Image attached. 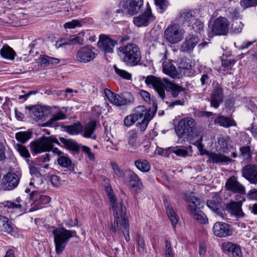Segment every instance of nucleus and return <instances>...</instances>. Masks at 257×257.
I'll return each instance as SVG.
<instances>
[{
    "mask_svg": "<svg viewBox=\"0 0 257 257\" xmlns=\"http://www.w3.org/2000/svg\"><path fill=\"white\" fill-rule=\"evenodd\" d=\"M105 191L111 203L114 217L113 223L109 227L110 231L114 233L115 235H119L122 233L125 240L128 242L130 240V236L129 223L126 216V208L122 201L116 202L110 186H106Z\"/></svg>",
    "mask_w": 257,
    "mask_h": 257,
    "instance_id": "obj_1",
    "label": "nucleus"
},
{
    "mask_svg": "<svg viewBox=\"0 0 257 257\" xmlns=\"http://www.w3.org/2000/svg\"><path fill=\"white\" fill-rule=\"evenodd\" d=\"M157 110V104L153 102L152 108L148 110L146 107L140 105L136 108L134 113L127 115L124 119V124L126 126H130L136 121L142 119L141 122L137 123L138 126L142 132L146 130L149 121L153 118Z\"/></svg>",
    "mask_w": 257,
    "mask_h": 257,
    "instance_id": "obj_2",
    "label": "nucleus"
},
{
    "mask_svg": "<svg viewBox=\"0 0 257 257\" xmlns=\"http://www.w3.org/2000/svg\"><path fill=\"white\" fill-rule=\"evenodd\" d=\"M48 231L52 232L54 235L55 250L57 254H60L63 252L70 238L77 237L76 232L75 230H67L63 227H56L54 226H49Z\"/></svg>",
    "mask_w": 257,
    "mask_h": 257,
    "instance_id": "obj_3",
    "label": "nucleus"
},
{
    "mask_svg": "<svg viewBox=\"0 0 257 257\" xmlns=\"http://www.w3.org/2000/svg\"><path fill=\"white\" fill-rule=\"evenodd\" d=\"M117 53L121 61L130 66L139 64L142 58L139 46L134 43L119 47L117 49Z\"/></svg>",
    "mask_w": 257,
    "mask_h": 257,
    "instance_id": "obj_4",
    "label": "nucleus"
},
{
    "mask_svg": "<svg viewBox=\"0 0 257 257\" xmlns=\"http://www.w3.org/2000/svg\"><path fill=\"white\" fill-rule=\"evenodd\" d=\"M175 130L179 138H187L198 135L196 122L194 118L190 117L181 119L175 126Z\"/></svg>",
    "mask_w": 257,
    "mask_h": 257,
    "instance_id": "obj_5",
    "label": "nucleus"
},
{
    "mask_svg": "<svg viewBox=\"0 0 257 257\" xmlns=\"http://www.w3.org/2000/svg\"><path fill=\"white\" fill-rule=\"evenodd\" d=\"M53 143L61 146L60 143L55 136H43L30 143L31 152L33 155L42 152H50V150L51 149V144Z\"/></svg>",
    "mask_w": 257,
    "mask_h": 257,
    "instance_id": "obj_6",
    "label": "nucleus"
},
{
    "mask_svg": "<svg viewBox=\"0 0 257 257\" xmlns=\"http://www.w3.org/2000/svg\"><path fill=\"white\" fill-rule=\"evenodd\" d=\"M191 203L188 205V210L194 219L201 224H205L208 222L206 215L200 209V200L194 196H190L188 199Z\"/></svg>",
    "mask_w": 257,
    "mask_h": 257,
    "instance_id": "obj_7",
    "label": "nucleus"
},
{
    "mask_svg": "<svg viewBox=\"0 0 257 257\" xmlns=\"http://www.w3.org/2000/svg\"><path fill=\"white\" fill-rule=\"evenodd\" d=\"M183 32L177 24L170 25L165 30L164 37L170 43L176 44L183 39Z\"/></svg>",
    "mask_w": 257,
    "mask_h": 257,
    "instance_id": "obj_8",
    "label": "nucleus"
},
{
    "mask_svg": "<svg viewBox=\"0 0 257 257\" xmlns=\"http://www.w3.org/2000/svg\"><path fill=\"white\" fill-rule=\"evenodd\" d=\"M97 54L95 49L87 45L80 48L76 54V59L79 62L88 63L95 58Z\"/></svg>",
    "mask_w": 257,
    "mask_h": 257,
    "instance_id": "obj_9",
    "label": "nucleus"
},
{
    "mask_svg": "<svg viewBox=\"0 0 257 257\" xmlns=\"http://www.w3.org/2000/svg\"><path fill=\"white\" fill-rule=\"evenodd\" d=\"M20 177L15 173H8L5 175L1 181V187L4 190H12L17 187Z\"/></svg>",
    "mask_w": 257,
    "mask_h": 257,
    "instance_id": "obj_10",
    "label": "nucleus"
},
{
    "mask_svg": "<svg viewBox=\"0 0 257 257\" xmlns=\"http://www.w3.org/2000/svg\"><path fill=\"white\" fill-rule=\"evenodd\" d=\"M155 19V17L152 14L151 8L148 4L146 11L142 15L134 17L133 22L137 27H146L153 22Z\"/></svg>",
    "mask_w": 257,
    "mask_h": 257,
    "instance_id": "obj_11",
    "label": "nucleus"
},
{
    "mask_svg": "<svg viewBox=\"0 0 257 257\" xmlns=\"http://www.w3.org/2000/svg\"><path fill=\"white\" fill-rule=\"evenodd\" d=\"M229 22L225 18L217 19L213 25L211 32L213 35H226L228 32Z\"/></svg>",
    "mask_w": 257,
    "mask_h": 257,
    "instance_id": "obj_12",
    "label": "nucleus"
},
{
    "mask_svg": "<svg viewBox=\"0 0 257 257\" xmlns=\"http://www.w3.org/2000/svg\"><path fill=\"white\" fill-rule=\"evenodd\" d=\"M145 83L148 85H151L161 98L164 99L165 97V85L160 78L154 75L148 76L145 80Z\"/></svg>",
    "mask_w": 257,
    "mask_h": 257,
    "instance_id": "obj_13",
    "label": "nucleus"
},
{
    "mask_svg": "<svg viewBox=\"0 0 257 257\" xmlns=\"http://www.w3.org/2000/svg\"><path fill=\"white\" fill-rule=\"evenodd\" d=\"M143 5V0H123L122 7L125 13L133 16L137 14Z\"/></svg>",
    "mask_w": 257,
    "mask_h": 257,
    "instance_id": "obj_14",
    "label": "nucleus"
},
{
    "mask_svg": "<svg viewBox=\"0 0 257 257\" xmlns=\"http://www.w3.org/2000/svg\"><path fill=\"white\" fill-rule=\"evenodd\" d=\"M214 234L219 237H225L231 235L233 229L231 226L226 223L216 222L213 227Z\"/></svg>",
    "mask_w": 257,
    "mask_h": 257,
    "instance_id": "obj_15",
    "label": "nucleus"
},
{
    "mask_svg": "<svg viewBox=\"0 0 257 257\" xmlns=\"http://www.w3.org/2000/svg\"><path fill=\"white\" fill-rule=\"evenodd\" d=\"M242 176L250 183L257 184V166L249 164L244 166L241 170Z\"/></svg>",
    "mask_w": 257,
    "mask_h": 257,
    "instance_id": "obj_16",
    "label": "nucleus"
},
{
    "mask_svg": "<svg viewBox=\"0 0 257 257\" xmlns=\"http://www.w3.org/2000/svg\"><path fill=\"white\" fill-rule=\"evenodd\" d=\"M118 44V41L111 39L108 36L104 35H100L98 46L99 48L105 53H112L113 52V47Z\"/></svg>",
    "mask_w": 257,
    "mask_h": 257,
    "instance_id": "obj_17",
    "label": "nucleus"
},
{
    "mask_svg": "<svg viewBox=\"0 0 257 257\" xmlns=\"http://www.w3.org/2000/svg\"><path fill=\"white\" fill-rule=\"evenodd\" d=\"M194 14L195 12L192 10H181L177 17L178 22L184 26H191V24L195 20Z\"/></svg>",
    "mask_w": 257,
    "mask_h": 257,
    "instance_id": "obj_18",
    "label": "nucleus"
},
{
    "mask_svg": "<svg viewBox=\"0 0 257 257\" xmlns=\"http://www.w3.org/2000/svg\"><path fill=\"white\" fill-rule=\"evenodd\" d=\"M199 38L194 35H189L185 38L181 47L180 51L190 53L199 42Z\"/></svg>",
    "mask_w": 257,
    "mask_h": 257,
    "instance_id": "obj_19",
    "label": "nucleus"
},
{
    "mask_svg": "<svg viewBox=\"0 0 257 257\" xmlns=\"http://www.w3.org/2000/svg\"><path fill=\"white\" fill-rule=\"evenodd\" d=\"M226 188L233 193L244 194L245 193L244 187L237 181L234 176L229 178L225 184Z\"/></svg>",
    "mask_w": 257,
    "mask_h": 257,
    "instance_id": "obj_20",
    "label": "nucleus"
},
{
    "mask_svg": "<svg viewBox=\"0 0 257 257\" xmlns=\"http://www.w3.org/2000/svg\"><path fill=\"white\" fill-rule=\"evenodd\" d=\"M30 199L34 201L36 209L43 208L44 205L50 201V198L46 195H41L39 192L33 191L30 194Z\"/></svg>",
    "mask_w": 257,
    "mask_h": 257,
    "instance_id": "obj_21",
    "label": "nucleus"
},
{
    "mask_svg": "<svg viewBox=\"0 0 257 257\" xmlns=\"http://www.w3.org/2000/svg\"><path fill=\"white\" fill-rule=\"evenodd\" d=\"M223 100V90L219 87H216L210 96V105L215 108H217Z\"/></svg>",
    "mask_w": 257,
    "mask_h": 257,
    "instance_id": "obj_22",
    "label": "nucleus"
},
{
    "mask_svg": "<svg viewBox=\"0 0 257 257\" xmlns=\"http://www.w3.org/2000/svg\"><path fill=\"white\" fill-rule=\"evenodd\" d=\"M125 180L130 182L132 188L140 189L143 186L142 182L139 176L133 171L128 169L125 170Z\"/></svg>",
    "mask_w": 257,
    "mask_h": 257,
    "instance_id": "obj_23",
    "label": "nucleus"
},
{
    "mask_svg": "<svg viewBox=\"0 0 257 257\" xmlns=\"http://www.w3.org/2000/svg\"><path fill=\"white\" fill-rule=\"evenodd\" d=\"M241 206L242 203L240 202L231 201L227 204L226 208L231 214L235 216L236 217L240 218L244 216V213L241 209Z\"/></svg>",
    "mask_w": 257,
    "mask_h": 257,
    "instance_id": "obj_24",
    "label": "nucleus"
},
{
    "mask_svg": "<svg viewBox=\"0 0 257 257\" xmlns=\"http://www.w3.org/2000/svg\"><path fill=\"white\" fill-rule=\"evenodd\" d=\"M206 154L208 156L209 161L214 164L227 163L232 161L229 157L222 154L208 152Z\"/></svg>",
    "mask_w": 257,
    "mask_h": 257,
    "instance_id": "obj_25",
    "label": "nucleus"
},
{
    "mask_svg": "<svg viewBox=\"0 0 257 257\" xmlns=\"http://www.w3.org/2000/svg\"><path fill=\"white\" fill-rule=\"evenodd\" d=\"M138 137V133L134 130L130 131L127 133V143L129 145L128 149L130 151H134L139 146Z\"/></svg>",
    "mask_w": 257,
    "mask_h": 257,
    "instance_id": "obj_26",
    "label": "nucleus"
},
{
    "mask_svg": "<svg viewBox=\"0 0 257 257\" xmlns=\"http://www.w3.org/2000/svg\"><path fill=\"white\" fill-rule=\"evenodd\" d=\"M25 108L29 109L30 115L34 119L41 120L45 117L43 109L40 106H26Z\"/></svg>",
    "mask_w": 257,
    "mask_h": 257,
    "instance_id": "obj_27",
    "label": "nucleus"
},
{
    "mask_svg": "<svg viewBox=\"0 0 257 257\" xmlns=\"http://www.w3.org/2000/svg\"><path fill=\"white\" fill-rule=\"evenodd\" d=\"M104 93L111 103L116 106L123 105L121 95L115 94L107 88L104 90Z\"/></svg>",
    "mask_w": 257,
    "mask_h": 257,
    "instance_id": "obj_28",
    "label": "nucleus"
},
{
    "mask_svg": "<svg viewBox=\"0 0 257 257\" xmlns=\"http://www.w3.org/2000/svg\"><path fill=\"white\" fill-rule=\"evenodd\" d=\"M164 205L166 210L167 215L173 226L175 227L178 222V217L167 200H164Z\"/></svg>",
    "mask_w": 257,
    "mask_h": 257,
    "instance_id": "obj_29",
    "label": "nucleus"
},
{
    "mask_svg": "<svg viewBox=\"0 0 257 257\" xmlns=\"http://www.w3.org/2000/svg\"><path fill=\"white\" fill-rule=\"evenodd\" d=\"M96 128V122L94 120L91 121L82 126V131L80 133L84 138H91L95 139V136H92V135L95 131Z\"/></svg>",
    "mask_w": 257,
    "mask_h": 257,
    "instance_id": "obj_30",
    "label": "nucleus"
},
{
    "mask_svg": "<svg viewBox=\"0 0 257 257\" xmlns=\"http://www.w3.org/2000/svg\"><path fill=\"white\" fill-rule=\"evenodd\" d=\"M59 140L66 149L73 151L76 153L79 152L80 147L76 141L70 139H66L63 137L59 138Z\"/></svg>",
    "mask_w": 257,
    "mask_h": 257,
    "instance_id": "obj_31",
    "label": "nucleus"
},
{
    "mask_svg": "<svg viewBox=\"0 0 257 257\" xmlns=\"http://www.w3.org/2000/svg\"><path fill=\"white\" fill-rule=\"evenodd\" d=\"M59 140L66 149L73 151L76 153L79 152L80 147L76 141L70 139H66L63 137L59 138Z\"/></svg>",
    "mask_w": 257,
    "mask_h": 257,
    "instance_id": "obj_32",
    "label": "nucleus"
},
{
    "mask_svg": "<svg viewBox=\"0 0 257 257\" xmlns=\"http://www.w3.org/2000/svg\"><path fill=\"white\" fill-rule=\"evenodd\" d=\"M214 123L216 124L224 127H229L236 125L235 121L233 119L223 115L218 116L214 120Z\"/></svg>",
    "mask_w": 257,
    "mask_h": 257,
    "instance_id": "obj_33",
    "label": "nucleus"
},
{
    "mask_svg": "<svg viewBox=\"0 0 257 257\" xmlns=\"http://www.w3.org/2000/svg\"><path fill=\"white\" fill-rule=\"evenodd\" d=\"M163 72L172 78L176 77L178 73L175 66L171 62L163 61L162 63Z\"/></svg>",
    "mask_w": 257,
    "mask_h": 257,
    "instance_id": "obj_34",
    "label": "nucleus"
},
{
    "mask_svg": "<svg viewBox=\"0 0 257 257\" xmlns=\"http://www.w3.org/2000/svg\"><path fill=\"white\" fill-rule=\"evenodd\" d=\"M2 57L5 59L13 60L16 55L14 50L7 45H5L0 50Z\"/></svg>",
    "mask_w": 257,
    "mask_h": 257,
    "instance_id": "obj_35",
    "label": "nucleus"
},
{
    "mask_svg": "<svg viewBox=\"0 0 257 257\" xmlns=\"http://www.w3.org/2000/svg\"><path fill=\"white\" fill-rule=\"evenodd\" d=\"M57 162L58 164L64 168H69L71 172L74 174L76 173L75 170V165L72 164L71 160L67 157L64 156H60L58 159Z\"/></svg>",
    "mask_w": 257,
    "mask_h": 257,
    "instance_id": "obj_36",
    "label": "nucleus"
},
{
    "mask_svg": "<svg viewBox=\"0 0 257 257\" xmlns=\"http://www.w3.org/2000/svg\"><path fill=\"white\" fill-rule=\"evenodd\" d=\"M170 91L174 98H183L185 97V89L177 84H172L170 87Z\"/></svg>",
    "mask_w": 257,
    "mask_h": 257,
    "instance_id": "obj_37",
    "label": "nucleus"
},
{
    "mask_svg": "<svg viewBox=\"0 0 257 257\" xmlns=\"http://www.w3.org/2000/svg\"><path fill=\"white\" fill-rule=\"evenodd\" d=\"M207 206L218 216L223 217V210L221 208V205L218 202L214 200H209L207 201Z\"/></svg>",
    "mask_w": 257,
    "mask_h": 257,
    "instance_id": "obj_38",
    "label": "nucleus"
},
{
    "mask_svg": "<svg viewBox=\"0 0 257 257\" xmlns=\"http://www.w3.org/2000/svg\"><path fill=\"white\" fill-rule=\"evenodd\" d=\"M240 154L239 157L243 160L250 162L252 159V152L249 146H242L239 148Z\"/></svg>",
    "mask_w": 257,
    "mask_h": 257,
    "instance_id": "obj_39",
    "label": "nucleus"
},
{
    "mask_svg": "<svg viewBox=\"0 0 257 257\" xmlns=\"http://www.w3.org/2000/svg\"><path fill=\"white\" fill-rule=\"evenodd\" d=\"M13 229L12 223L9 220V219L0 215V231L10 233Z\"/></svg>",
    "mask_w": 257,
    "mask_h": 257,
    "instance_id": "obj_40",
    "label": "nucleus"
},
{
    "mask_svg": "<svg viewBox=\"0 0 257 257\" xmlns=\"http://www.w3.org/2000/svg\"><path fill=\"white\" fill-rule=\"evenodd\" d=\"M229 142L230 138L229 137L221 136L218 138L217 147L220 152L225 153L228 149Z\"/></svg>",
    "mask_w": 257,
    "mask_h": 257,
    "instance_id": "obj_41",
    "label": "nucleus"
},
{
    "mask_svg": "<svg viewBox=\"0 0 257 257\" xmlns=\"http://www.w3.org/2000/svg\"><path fill=\"white\" fill-rule=\"evenodd\" d=\"M65 131L69 134L72 135H78L82 131V124L78 122H75L72 125H66L64 126Z\"/></svg>",
    "mask_w": 257,
    "mask_h": 257,
    "instance_id": "obj_42",
    "label": "nucleus"
},
{
    "mask_svg": "<svg viewBox=\"0 0 257 257\" xmlns=\"http://www.w3.org/2000/svg\"><path fill=\"white\" fill-rule=\"evenodd\" d=\"M136 168L142 172H149L151 169L150 163L146 160H138L135 162Z\"/></svg>",
    "mask_w": 257,
    "mask_h": 257,
    "instance_id": "obj_43",
    "label": "nucleus"
},
{
    "mask_svg": "<svg viewBox=\"0 0 257 257\" xmlns=\"http://www.w3.org/2000/svg\"><path fill=\"white\" fill-rule=\"evenodd\" d=\"M32 137V133L30 131L19 132L15 135L16 140L22 144L27 142Z\"/></svg>",
    "mask_w": 257,
    "mask_h": 257,
    "instance_id": "obj_44",
    "label": "nucleus"
},
{
    "mask_svg": "<svg viewBox=\"0 0 257 257\" xmlns=\"http://www.w3.org/2000/svg\"><path fill=\"white\" fill-rule=\"evenodd\" d=\"M66 118V114L62 111H59L54 115L46 122L43 124L44 126H50L52 124L59 120L64 119Z\"/></svg>",
    "mask_w": 257,
    "mask_h": 257,
    "instance_id": "obj_45",
    "label": "nucleus"
},
{
    "mask_svg": "<svg viewBox=\"0 0 257 257\" xmlns=\"http://www.w3.org/2000/svg\"><path fill=\"white\" fill-rule=\"evenodd\" d=\"M166 153H173L176 154L178 156L184 157H185L188 152L186 150L184 149H180L178 147H172L168 148L166 150Z\"/></svg>",
    "mask_w": 257,
    "mask_h": 257,
    "instance_id": "obj_46",
    "label": "nucleus"
},
{
    "mask_svg": "<svg viewBox=\"0 0 257 257\" xmlns=\"http://www.w3.org/2000/svg\"><path fill=\"white\" fill-rule=\"evenodd\" d=\"M113 68L116 74L121 78L126 79H132V74L124 70L120 69L116 65L113 66Z\"/></svg>",
    "mask_w": 257,
    "mask_h": 257,
    "instance_id": "obj_47",
    "label": "nucleus"
},
{
    "mask_svg": "<svg viewBox=\"0 0 257 257\" xmlns=\"http://www.w3.org/2000/svg\"><path fill=\"white\" fill-rule=\"evenodd\" d=\"M178 67L180 69L190 70L193 67L191 61L189 59H181L178 62Z\"/></svg>",
    "mask_w": 257,
    "mask_h": 257,
    "instance_id": "obj_48",
    "label": "nucleus"
},
{
    "mask_svg": "<svg viewBox=\"0 0 257 257\" xmlns=\"http://www.w3.org/2000/svg\"><path fill=\"white\" fill-rule=\"evenodd\" d=\"M111 165L115 174L118 177L125 180V171H123L115 163H111Z\"/></svg>",
    "mask_w": 257,
    "mask_h": 257,
    "instance_id": "obj_49",
    "label": "nucleus"
},
{
    "mask_svg": "<svg viewBox=\"0 0 257 257\" xmlns=\"http://www.w3.org/2000/svg\"><path fill=\"white\" fill-rule=\"evenodd\" d=\"M240 4L242 9L245 10L257 6V0H240Z\"/></svg>",
    "mask_w": 257,
    "mask_h": 257,
    "instance_id": "obj_50",
    "label": "nucleus"
},
{
    "mask_svg": "<svg viewBox=\"0 0 257 257\" xmlns=\"http://www.w3.org/2000/svg\"><path fill=\"white\" fill-rule=\"evenodd\" d=\"M22 201L21 198L20 197H18L15 200V202L18 203H16L12 201H7L4 203V207H8V208L12 209H20L22 207L21 204L20 203Z\"/></svg>",
    "mask_w": 257,
    "mask_h": 257,
    "instance_id": "obj_51",
    "label": "nucleus"
},
{
    "mask_svg": "<svg viewBox=\"0 0 257 257\" xmlns=\"http://www.w3.org/2000/svg\"><path fill=\"white\" fill-rule=\"evenodd\" d=\"M16 147L17 148V150L21 156L26 158H29L30 157V154L25 146L21 144H17L16 145Z\"/></svg>",
    "mask_w": 257,
    "mask_h": 257,
    "instance_id": "obj_52",
    "label": "nucleus"
},
{
    "mask_svg": "<svg viewBox=\"0 0 257 257\" xmlns=\"http://www.w3.org/2000/svg\"><path fill=\"white\" fill-rule=\"evenodd\" d=\"M235 61L234 59H223L221 61V66L224 68V70H231L232 67L234 65Z\"/></svg>",
    "mask_w": 257,
    "mask_h": 257,
    "instance_id": "obj_53",
    "label": "nucleus"
},
{
    "mask_svg": "<svg viewBox=\"0 0 257 257\" xmlns=\"http://www.w3.org/2000/svg\"><path fill=\"white\" fill-rule=\"evenodd\" d=\"M69 41L67 42V45H82L83 43L84 40L80 36H72L68 37Z\"/></svg>",
    "mask_w": 257,
    "mask_h": 257,
    "instance_id": "obj_54",
    "label": "nucleus"
},
{
    "mask_svg": "<svg viewBox=\"0 0 257 257\" xmlns=\"http://www.w3.org/2000/svg\"><path fill=\"white\" fill-rule=\"evenodd\" d=\"M69 41L67 42V45H82L83 43L84 40L80 36H72L68 37Z\"/></svg>",
    "mask_w": 257,
    "mask_h": 257,
    "instance_id": "obj_55",
    "label": "nucleus"
},
{
    "mask_svg": "<svg viewBox=\"0 0 257 257\" xmlns=\"http://www.w3.org/2000/svg\"><path fill=\"white\" fill-rule=\"evenodd\" d=\"M121 95L123 105L131 104L134 101L133 95L129 92H124L121 93Z\"/></svg>",
    "mask_w": 257,
    "mask_h": 257,
    "instance_id": "obj_56",
    "label": "nucleus"
},
{
    "mask_svg": "<svg viewBox=\"0 0 257 257\" xmlns=\"http://www.w3.org/2000/svg\"><path fill=\"white\" fill-rule=\"evenodd\" d=\"M165 257H174L170 241L166 240L165 243Z\"/></svg>",
    "mask_w": 257,
    "mask_h": 257,
    "instance_id": "obj_57",
    "label": "nucleus"
},
{
    "mask_svg": "<svg viewBox=\"0 0 257 257\" xmlns=\"http://www.w3.org/2000/svg\"><path fill=\"white\" fill-rule=\"evenodd\" d=\"M155 1L156 5L159 9L160 13H163L169 5L167 0H155Z\"/></svg>",
    "mask_w": 257,
    "mask_h": 257,
    "instance_id": "obj_58",
    "label": "nucleus"
},
{
    "mask_svg": "<svg viewBox=\"0 0 257 257\" xmlns=\"http://www.w3.org/2000/svg\"><path fill=\"white\" fill-rule=\"evenodd\" d=\"M235 245L236 244L231 242H224L222 244V249L224 253H227L232 252Z\"/></svg>",
    "mask_w": 257,
    "mask_h": 257,
    "instance_id": "obj_59",
    "label": "nucleus"
},
{
    "mask_svg": "<svg viewBox=\"0 0 257 257\" xmlns=\"http://www.w3.org/2000/svg\"><path fill=\"white\" fill-rule=\"evenodd\" d=\"M191 26L195 32L198 33H200L204 27L203 23L196 18L195 20L191 24Z\"/></svg>",
    "mask_w": 257,
    "mask_h": 257,
    "instance_id": "obj_60",
    "label": "nucleus"
},
{
    "mask_svg": "<svg viewBox=\"0 0 257 257\" xmlns=\"http://www.w3.org/2000/svg\"><path fill=\"white\" fill-rule=\"evenodd\" d=\"M82 26L81 21L78 20H73L71 22H69L64 24V27L68 29H74L77 27H81Z\"/></svg>",
    "mask_w": 257,
    "mask_h": 257,
    "instance_id": "obj_61",
    "label": "nucleus"
},
{
    "mask_svg": "<svg viewBox=\"0 0 257 257\" xmlns=\"http://www.w3.org/2000/svg\"><path fill=\"white\" fill-rule=\"evenodd\" d=\"M159 57L161 59V62L163 63V61H167V49L162 47L160 49V53L158 55Z\"/></svg>",
    "mask_w": 257,
    "mask_h": 257,
    "instance_id": "obj_62",
    "label": "nucleus"
},
{
    "mask_svg": "<svg viewBox=\"0 0 257 257\" xmlns=\"http://www.w3.org/2000/svg\"><path fill=\"white\" fill-rule=\"evenodd\" d=\"M136 241L138 246L141 247L143 250H145L146 249V245L144 238L139 234H138L137 235Z\"/></svg>",
    "mask_w": 257,
    "mask_h": 257,
    "instance_id": "obj_63",
    "label": "nucleus"
},
{
    "mask_svg": "<svg viewBox=\"0 0 257 257\" xmlns=\"http://www.w3.org/2000/svg\"><path fill=\"white\" fill-rule=\"evenodd\" d=\"M231 252L233 257H242L241 248L238 245L236 244Z\"/></svg>",
    "mask_w": 257,
    "mask_h": 257,
    "instance_id": "obj_64",
    "label": "nucleus"
}]
</instances>
